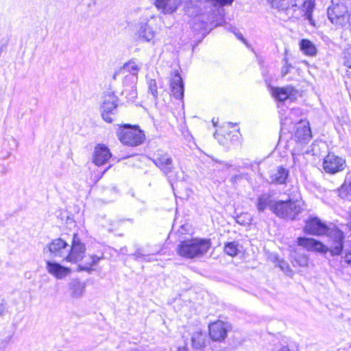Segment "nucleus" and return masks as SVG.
I'll return each instance as SVG.
<instances>
[{"mask_svg": "<svg viewBox=\"0 0 351 351\" xmlns=\"http://www.w3.org/2000/svg\"><path fill=\"white\" fill-rule=\"evenodd\" d=\"M328 238V245L313 238L299 237L297 243L309 252L320 254L330 252L331 256H339L344 247L345 234L338 227L334 226L326 234Z\"/></svg>", "mask_w": 351, "mask_h": 351, "instance_id": "nucleus-1", "label": "nucleus"}, {"mask_svg": "<svg viewBox=\"0 0 351 351\" xmlns=\"http://www.w3.org/2000/svg\"><path fill=\"white\" fill-rule=\"evenodd\" d=\"M210 246V239L196 238L184 240L178 245V253L180 256L193 258L205 254Z\"/></svg>", "mask_w": 351, "mask_h": 351, "instance_id": "nucleus-2", "label": "nucleus"}, {"mask_svg": "<svg viewBox=\"0 0 351 351\" xmlns=\"http://www.w3.org/2000/svg\"><path fill=\"white\" fill-rule=\"evenodd\" d=\"M152 160L173 188V184L177 181L178 176L171 154L162 150H158L154 153Z\"/></svg>", "mask_w": 351, "mask_h": 351, "instance_id": "nucleus-3", "label": "nucleus"}, {"mask_svg": "<svg viewBox=\"0 0 351 351\" xmlns=\"http://www.w3.org/2000/svg\"><path fill=\"white\" fill-rule=\"evenodd\" d=\"M348 9L344 0H332L328 8L327 15L329 21L337 27H343L349 19Z\"/></svg>", "mask_w": 351, "mask_h": 351, "instance_id": "nucleus-4", "label": "nucleus"}, {"mask_svg": "<svg viewBox=\"0 0 351 351\" xmlns=\"http://www.w3.org/2000/svg\"><path fill=\"white\" fill-rule=\"evenodd\" d=\"M119 141L124 145L136 147L142 144L145 140V134L138 126L125 124L117 131Z\"/></svg>", "mask_w": 351, "mask_h": 351, "instance_id": "nucleus-5", "label": "nucleus"}, {"mask_svg": "<svg viewBox=\"0 0 351 351\" xmlns=\"http://www.w3.org/2000/svg\"><path fill=\"white\" fill-rule=\"evenodd\" d=\"M301 210L299 203L290 199L287 201H277L271 207L272 213L277 217L291 220H294Z\"/></svg>", "mask_w": 351, "mask_h": 351, "instance_id": "nucleus-6", "label": "nucleus"}, {"mask_svg": "<svg viewBox=\"0 0 351 351\" xmlns=\"http://www.w3.org/2000/svg\"><path fill=\"white\" fill-rule=\"evenodd\" d=\"M134 36L140 43H155L156 31L149 24L148 19H141L134 26Z\"/></svg>", "mask_w": 351, "mask_h": 351, "instance_id": "nucleus-7", "label": "nucleus"}, {"mask_svg": "<svg viewBox=\"0 0 351 351\" xmlns=\"http://www.w3.org/2000/svg\"><path fill=\"white\" fill-rule=\"evenodd\" d=\"M331 228L323 222L319 217L310 216L305 221L304 232L313 236L326 235Z\"/></svg>", "mask_w": 351, "mask_h": 351, "instance_id": "nucleus-8", "label": "nucleus"}, {"mask_svg": "<svg viewBox=\"0 0 351 351\" xmlns=\"http://www.w3.org/2000/svg\"><path fill=\"white\" fill-rule=\"evenodd\" d=\"M323 169L329 174H335L342 171L346 167V160L335 155L334 153H329L323 160Z\"/></svg>", "mask_w": 351, "mask_h": 351, "instance_id": "nucleus-9", "label": "nucleus"}, {"mask_svg": "<svg viewBox=\"0 0 351 351\" xmlns=\"http://www.w3.org/2000/svg\"><path fill=\"white\" fill-rule=\"evenodd\" d=\"M118 98L114 93H108L104 97L101 104V117L108 123H112L113 119L110 114H114V110L117 107Z\"/></svg>", "mask_w": 351, "mask_h": 351, "instance_id": "nucleus-10", "label": "nucleus"}, {"mask_svg": "<svg viewBox=\"0 0 351 351\" xmlns=\"http://www.w3.org/2000/svg\"><path fill=\"white\" fill-rule=\"evenodd\" d=\"M85 250L84 244L80 241L77 234H75L73 238L72 246L65 260L73 263L80 261L84 258Z\"/></svg>", "mask_w": 351, "mask_h": 351, "instance_id": "nucleus-11", "label": "nucleus"}, {"mask_svg": "<svg viewBox=\"0 0 351 351\" xmlns=\"http://www.w3.org/2000/svg\"><path fill=\"white\" fill-rule=\"evenodd\" d=\"M229 329L227 322L217 321L209 325V335L213 341H221L226 337Z\"/></svg>", "mask_w": 351, "mask_h": 351, "instance_id": "nucleus-12", "label": "nucleus"}, {"mask_svg": "<svg viewBox=\"0 0 351 351\" xmlns=\"http://www.w3.org/2000/svg\"><path fill=\"white\" fill-rule=\"evenodd\" d=\"M170 86L172 95L177 99H182L184 86L182 78L178 71H174L171 75Z\"/></svg>", "mask_w": 351, "mask_h": 351, "instance_id": "nucleus-13", "label": "nucleus"}, {"mask_svg": "<svg viewBox=\"0 0 351 351\" xmlns=\"http://www.w3.org/2000/svg\"><path fill=\"white\" fill-rule=\"evenodd\" d=\"M296 93V90L291 86H287L285 87H276L272 88V95L278 100L281 104H278V108L283 109V102L288 99H291Z\"/></svg>", "mask_w": 351, "mask_h": 351, "instance_id": "nucleus-14", "label": "nucleus"}, {"mask_svg": "<svg viewBox=\"0 0 351 351\" xmlns=\"http://www.w3.org/2000/svg\"><path fill=\"white\" fill-rule=\"evenodd\" d=\"M46 269L49 274L53 276L57 279H63L69 276L71 272V269L70 268L51 261H46Z\"/></svg>", "mask_w": 351, "mask_h": 351, "instance_id": "nucleus-15", "label": "nucleus"}, {"mask_svg": "<svg viewBox=\"0 0 351 351\" xmlns=\"http://www.w3.org/2000/svg\"><path fill=\"white\" fill-rule=\"evenodd\" d=\"M311 130L308 122L304 123H300L296 126L293 134V138L296 142L301 144H306L311 141Z\"/></svg>", "mask_w": 351, "mask_h": 351, "instance_id": "nucleus-16", "label": "nucleus"}, {"mask_svg": "<svg viewBox=\"0 0 351 351\" xmlns=\"http://www.w3.org/2000/svg\"><path fill=\"white\" fill-rule=\"evenodd\" d=\"M111 153L107 146L99 144L95 147L93 154V162L101 166L106 163L111 157Z\"/></svg>", "mask_w": 351, "mask_h": 351, "instance_id": "nucleus-17", "label": "nucleus"}, {"mask_svg": "<svg viewBox=\"0 0 351 351\" xmlns=\"http://www.w3.org/2000/svg\"><path fill=\"white\" fill-rule=\"evenodd\" d=\"M69 245L62 239L53 240L49 245L48 250L53 257H62L69 251Z\"/></svg>", "mask_w": 351, "mask_h": 351, "instance_id": "nucleus-18", "label": "nucleus"}, {"mask_svg": "<svg viewBox=\"0 0 351 351\" xmlns=\"http://www.w3.org/2000/svg\"><path fill=\"white\" fill-rule=\"evenodd\" d=\"M289 175V171L287 169L282 166L278 167L269 176L270 182L276 185L286 184Z\"/></svg>", "mask_w": 351, "mask_h": 351, "instance_id": "nucleus-19", "label": "nucleus"}, {"mask_svg": "<svg viewBox=\"0 0 351 351\" xmlns=\"http://www.w3.org/2000/svg\"><path fill=\"white\" fill-rule=\"evenodd\" d=\"M275 202L270 193H265L257 197L256 206L258 213H263L268 208L271 210V207L274 206Z\"/></svg>", "mask_w": 351, "mask_h": 351, "instance_id": "nucleus-20", "label": "nucleus"}, {"mask_svg": "<svg viewBox=\"0 0 351 351\" xmlns=\"http://www.w3.org/2000/svg\"><path fill=\"white\" fill-rule=\"evenodd\" d=\"M154 4L158 10L165 14H171L176 10L180 0H155Z\"/></svg>", "mask_w": 351, "mask_h": 351, "instance_id": "nucleus-21", "label": "nucleus"}, {"mask_svg": "<svg viewBox=\"0 0 351 351\" xmlns=\"http://www.w3.org/2000/svg\"><path fill=\"white\" fill-rule=\"evenodd\" d=\"M69 288L73 298H79L82 297L86 289V283L81 282L79 279H72L69 283Z\"/></svg>", "mask_w": 351, "mask_h": 351, "instance_id": "nucleus-22", "label": "nucleus"}, {"mask_svg": "<svg viewBox=\"0 0 351 351\" xmlns=\"http://www.w3.org/2000/svg\"><path fill=\"white\" fill-rule=\"evenodd\" d=\"M202 0H189L186 2L184 6L185 14L190 17H194L198 16L202 9L199 5Z\"/></svg>", "mask_w": 351, "mask_h": 351, "instance_id": "nucleus-23", "label": "nucleus"}, {"mask_svg": "<svg viewBox=\"0 0 351 351\" xmlns=\"http://www.w3.org/2000/svg\"><path fill=\"white\" fill-rule=\"evenodd\" d=\"M302 5L305 19L311 25L315 26V21L313 19V12L315 5V1L313 0H302Z\"/></svg>", "mask_w": 351, "mask_h": 351, "instance_id": "nucleus-24", "label": "nucleus"}, {"mask_svg": "<svg viewBox=\"0 0 351 351\" xmlns=\"http://www.w3.org/2000/svg\"><path fill=\"white\" fill-rule=\"evenodd\" d=\"M206 334L197 331L192 334L191 344L194 349L199 350L204 347Z\"/></svg>", "mask_w": 351, "mask_h": 351, "instance_id": "nucleus-25", "label": "nucleus"}, {"mask_svg": "<svg viewBox=\"0 0 351 351\" xmlns=\"http://www.w3.org/2000/svg\"><path fill=\"white\" fill-rule=\"evenodd\" d=\"M300 49L306 56H314L317 54V48L308 39L303 38L300 41Z\"/></svg>", "mask_w": 351, "mask_h": 351, "instance_id": "nucleus-26", "label": "nucleus"}, {"mask_svg": "<svg viewBox=\"0 0 351 351\" xmlns=\"http://www.w3.org/2000/svg\"><path fill=\"white\" fill-rule=\"evenodd\" d=\"M101 257H99L96 255H92L90 257V263H86V264L84 266H79L80 271H86L88 272H90L91 271L95 270L93 268L94 266H96L98 262L101 259Z\"/></svg>", "mask_w": 351, "mask_h": 351, "instance_id": "nucleus-27", "label": "nucleus"}, {"mask_svg": "<svg viewBox=\"0 0 351 351\" xmlns=\"http://www.w3.org/2000/svg\"><path fill=\"white\" fill-rule=\"evenodd\" d=\"M224 252L230 256H234L239 252V244L236 241L228 242L224 245Z\"/></svg>", "mask_w": 351, "mask_h": 351, "instance_id": "nucleus-28", "label": "nucleus"}, {"mask_svg": "<svg viewBox=\"0 0 351 351\" xmlns=\"http://www.w3.org/2000/svg\"><path fill=\"white\" fill-rule=\"evenodd\" d=\"M122 95L125 96L128 101H134L137 97V90L134 86L125 87L122 91Z\"/></svg>", "mask_w": 351, "mask_h": 351, "instance_id": "nucleus-29", "label": "nucleus"}, {"mask_svg": "<svg viewBox=\"0 0 351 351\" xmlns=\"http://www.w3.org/2000/svg\"><path fill=\"white\" fill-rule=\"evenodd\" d=\"M124 69L130 72L132 75V77L137 79V73L139 71V67L134 62H129L124 64Z\"/></svg>", "mask_w": 351, "mask_h": 351, "instance_id": "nucleus-30", "label": "nucleus"}, {"mask_svg": "<svg viewBox=\"0 0 351 351\" xmlns=\"http://www.w3.org/2000/svg\"><path fill=\"white\" fill-rule=\"evenodd\" d=\"M351 191V184L344 183L340 187L339 192V196L343 199H348Z\"/></svg>", "mask_w": 351, "mask_h": 351, "instance_id": "nucleus-31", "label": "nucleus"}, {"mask_svg": "<svg viewBox=\"0 0 351 351\" xmlns=\"http://www.w3.org/2000/svg\"><path fill=\"white\" fill-rule=\"evenodd\" d=\"M149 92L153 95L155 100L158 98V86L156 81L154 79H149L147 81Z\"/></svg>", "mask_w": 351, "mask_h": 351, "instance_id": "nucleus-32", "label": "nucleus"}, {"mask_svg": "<svg viewBox=\"0 0 351 351\" xmlns=\"http://www.w3.org/2000/svg\"><path fill=\"white\" fill-rule=\"evenodd\" d=\"M272 6L281 10H286L289 8V0H273Z\"/></svg>", "mask_w": 351, "mask_h": 351, "instance_id": "nucleus-33", "label": "nucleus"}, {"mask_svg": "<svg viewBox=\"0 0 351 351\" xmlns=\"http://www.w3.org/2000/svg\"><path fill=\"white\" fill-rule=\"evenodd\" d=\"M14 332H9L6 336L0 339V346L5 348L13 342Z\"/></svg>", "mask_w": 351, "mask_h": 351, "instance_id": "nucleus-34", "label": "nucleus"}, {"mask_svg": "<svg viewBox=\"0 0 351 351\" xmlns=\"http://www.w3.org/2000/svg\"><path fill=\"white\" fill-rule=\"evenodd\" d=\"M283 66L281 69V75L282 77H285L289 73H290L291 69H293V66L291 64L288 62V60L287 58H284L282 60Z\"/></svg>", "mask_w": 351, "mask_h": 351, "instance_id": "nucleus-35", "label": "nucleus"}, {"mask_svg": "<svg viewBox=\"0 0 351 351\" xmlns=\"http://www.w3.org/2000/svg\"><path fill=\"white\" fill-rule=\"evenodd\" d=\"M131 256L136 261H144L146 262L151 261V259L149 258V255L144 254L141 252V250L138 249L134 254H131Z\"/></svg>", "mask_w": 351, "mask_h": 351, "instance_id": "nucleus-36", "label": "nucleus"}, {"mask_svg": "<svg viewBox=\"0 0 351 351\" xmlns=\"http://www.w3.org/2000/svg\"><path fill=\"white\" fill-rule=\"evenodd\" d=\"M345 65L351 69V47L345 52Z\"/></svg>", "mask_w": 351, "mask_h": 351, "instance_id": "nucleus-37", "label": "nucleus"}, {"mask_svg": "<svg viewBox=\"0 0 351 351\" xmlns=\"http://www.w3.org/2000/svg\"><path fill=\"white\" fill-rule=\"evenodd\" d=\"M214 137L218 141V142L222 145H228L227 141H225L224 134L216 132L214 134Z\"/></svg>", "mask_w": 351, "mask_h": 351, "instance_id": "nucleus-38", "label": "nucleus"}, {"mask_svg": "<svg viewBox=\"0 0 351 351\" xmlns=\"http://www.w3.org/2000/svg\"><path fill=\"white\" fill-rule=\"evenodd\" d=\"M238 135L237 134H232V132H227L226 134H224V138L225 141H227L228 143L229 141L232 143L234 141L238 140Z\"/></svg>", "mask_w": 351, "mask_h": 351, "instance_id": "nucleus-39", "label": "nucleus"}, {"mask_svg": "<svg viewBox=\"0 0 351 351\" xmlns=\"http://www.w3.org/2000/svg\"><path fill=\"white\" fill-rule=\"evenodd\" d=\"M206 1H212L221 5H231L233 0H205Z\"/></svg>", "mask_w": 351, "mask_h": 351, "instance_id": "nucleus-40", "label": "nucleus"}, {"mask_svg": "<svg viewBox=\"0 0 351 351\" xmlns=\"http://www.w3.org/2000/svg\"><path fill=\"white\" fill-rule=\"evenodd\" d=\"M6 304L3 300L0 303V318H3L6 313Z\"/></svg>", "mask_w": 351, "mask_h": 351, "instance_id": "nucleus-41", "label": "nucleus"}, {"mask_svg": "<svg viewBox=\"0 0 351 351\" xmlns=\"http://www.w3.org/2000/svg\"><path fill=\"white\" fill-rule=\"evenodd\" d=\"M344 261L351 265V249L350 250H347L346 252L345 256H344Z\"/></svg>", "mask_w": 351, "mask_h": 351, "instance_id": "nucleus-42", "label": "nucleus"}, {"mask_svg": "<svg viewBox=\"0 0 351 351\" xmlns=\"http://www.w3.org/2000/svg\"><path fill=\"white\" fill-rule=\"evenodd\" d=\"M243 176L241 174H239V175H234L233 176L231 177L230 178V182L232 183V184H236L237 182H239V180H241L242 179Z\"/></svg>", "mask_w": 351, "mask_h": 351, "instance_id": "nucleus-43", "label": "nucleus"}, {"mask_svg": "<svg viewBox=\"0 0 351 351\" xmlns=\"http://www.w3.org/2000/svg\"><path fill=\"white\" fill-rule=\"evenodd\" d=\"M298 262H299L300 266H305L307 264L308 258L306 256H303L300 258V260Z\"/></svg>", "mask_w": 351, "mask_h": 351, "instance_id": "nucleus-44", "label": "nucleus"}, {"mask_svg": "<svg viewBox=\"0 0 351 351\" xmlns=\"http://www.w3.org/2000/svg\"><path fill=\"white\" fill-rule=\"evenodd\" d=\"M236 221L238 223L243 224V225L245 224V221L243 219V215L237 216Z\"/></svg>", "mask_w": 351, "mask_h": 351, "instance_id": "nucleus-45", "label": "nucleus"}, {"mask_svg": "<svg viewBox=\"0 0 351 351\" xmlns=\"http://www.w3.org/2000/svg\"><path fill=\"white\" fill-rule=\"evenodd\" d=\"M280 267L281 268L282 270H285L286 268H289V265H287V263L282 261L280 264Z\"/></svg>", "mask_w": 351, "mask_h": 351, "instance_id": "nucleus-46", "label": "nucleus"}, {"mask_svg": "<svg viewBox=\"0 0 351 351\" xmlns=\"http://www.w3.org/2000/svg\"><path fill=\"white\" fill-rule=\"evenodd\" d=\"M232 32L235 34L236 36L239 39V40H241L243 41L245 40V38H243V35L241 34V33H235L233 30Z\"/></svg>", "mask_w": 351, "mask_h": 351, "instance_id": "nucleus-47", "label": "nucleus"}, {"mask_svg": "<svg viewBox=\"0 0 351 351\" xmlns=\"http://www.w3.org/2000/svg\"><path fill=\"white\" fill-rule=\"evenodd\" d=\"M284 111H285V110H284V109H280V110H279L280 118L281 121H282V120H283V119H282V115H283L282 112H284ZM281 124H283V122H281Z\"/></svg>", "mask_w": 351, "mask_h": 351, "instance_id": "nucleus-48", "label": "nucleus"}, {"mask_svg": "<svg viewBox=\"0 0 351 351\" xmlns=\"http://www.w3.org/2000/svg\"><path fill=\"white\" fill-rule=\"evenodd\" d=\"M347 25H349L350 29L351 31V14H349V19Z\"/></svg>", "mask_w": 351, "mask_h": 351, "instance_id": "nucleus-49", "label": "nucleus"}, {"mask_svg": "<svg viewBox=\"0 0 351 351\" xmlns=\"http://www.w3.org/2000/svg\"><path fill=\"white\" fill-rule=\"evenodd\" d=\"M177 351H188L185 347H180L178 348Z\"/></svg>", "mask_w": 351, "mask_h": 351, "instance_id": "nucleus-50", "label": "nucleus"}, {"mask_svg": "<svg viewBox=\"0 0 351 351\" xmlns=\"http://www.w3.org/2000/svg\"><path fill=\"white\" fill-rule=\"evenodd\" d=\"M278 351H290V350L287 347H282Z\"/></svg>", "mask_w": 351, "mask_h": 351, "instance_id": "nucleus-51", "label": "nucleus"}, {"mask_svg": "<svg viewBox=\"0 0 351 351\" xmlns=\"http://www.w3.org/2000/svg\"><path fill=\"white\" fill-rule=\"evenodd\" d=\"M349 221H350V228H351V213H350V217H349Z\"/></svg>", "mask_w": 351, "mask_h": 351, "instance_id": "nucleus-52", "label": "nucleus"}, {"mask_svg": "<svg viewBox=\"0 0 351 351\" xmlns=\"http://www.w3.org/2000/svg\"><path fill=\"white\" fill-rule=\"evenodd\" d=\"M291 5H292L293 7V6H295V7L298 6V5L297 3L292 4Z\"/></svg>", "mask_w": 351, "mask_h": 351, "instance_id": "nucleus-53", "label": "nucleus"}]
</instances>
